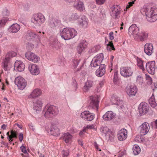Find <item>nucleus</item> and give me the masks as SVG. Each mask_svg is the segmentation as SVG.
Here are the masks:
<instances>
[{
    "instance_id": "obj_1",
    "label": "nucleus",
    "mask_w": 157,
    "mask_h": 157,
    "mask_svg": "<svg viewBox=\"0 0 157 157\" xmlns=\"http://www.w3.org/2000/svg\"><path fill=\"white\" fill-rule=\"evenodd\" d=\"M60 34L62 38L67 40L74 37L77 33L74 29L64 28L62 31H60Z\"/></svg>"
},
{
    "instance_id": "obj_2",
    "label": "nucleus",
    "mask_w": 157,
    "mask_h": 157,
    "mask_svg": "<svg viewBox=\"0 0 157 157\" xmlns=\"http://www.w3.org/2000/svg\"><path fill=\"white\" fill-rule=\"evenodd\" d=\"M141 11L145 13L147 20L150 22H153L157 20V14L154 13L153 9L144 7Z\"/></svg>"
},
{
    "instance_id": "obj_3",
    "label": "nucleus",
    "mask_w": 157,
    "mask_h": 157,
    "mask_svg": "<svg viewBox=\"0 0 157 157\" xmlns=\"http://www.w3.org/2000/svg\"><path fill=\"white\" fill-rule=\"evenodd\" d=\"M44 16L41 13L35 14L33 15L32 17L31 21L34 26H39L45 21Z\"/></svg>"
},
{
    "instance_id": "obj_4",
    "label": "nucleus",
    "mask_w": 157,
    "mask_h": 157,
    "mask_svg": "<svg viewBox=\"0 0 157 157\" xmlns=\"http://www.w3.org/2000/svg\"><path fill=\"white\" fill-rule=\"evenodd\" d=\"M43 112L44 113L45 117L48 118L57 114L58 113V110L55 106L51 105L49 107L46 106L44 109Z\"/></svg>"
},
{
    "instance_id": "obj_5",
    "label": "nucleus",
    "mask_w": 157,
    "mask_h": 157,
    "mask_svg": "<svg viewBox=\"0 0 157 157\" xmlns=\"http://www.w3.org/2000/svg\"><path fill=\"white\" fill-rule=\"evenodd\" d=\"M60 124L57 120H56L52 123V125L50 130L51 134L55 136H58L60 134L59 128Z\"/></svg>"
},
{
    "instance_id": "obj_6",
    "label": "nucleus",
    "mask_w": 157,
    "mask_h": 157,
    "mask_svg": "<svg viewBox=\"0 0 157 157\" xmlns=\"http://www.w3.org/2000/svg\"><path fill=\"white\" fill-rule=\"evenodd\" d=\"M121 9L117 5H114L111 8L110 13L111 16L115 19H117L120 17Z\"/></svg>"
},
{
    "instance_id": "obj_7",
    "label": "nucleus",
    "mask_w": 157,
    "mask_h": 157,
    "mask_svg": "<svg viewBox=\"0 0 157 157\" xmlns=\"http://www.w3.org/2000/svg\"><path fill=\"white\" fill-rule=\"evenodd\" d=\"M15 83L19 89L23 90L25 87L27 83L26 81L21 77H18L15 79Z\"/></svg>"
},
{
    "instance_id": "obj_8",
    "label": "nucleus",
    "mask_w": 157,
    "mask_h": 157,
    "mask_svg": "<svg viewBox=\"0 0 157 157\" xmlns=\"http://www.w3.org/2000/svg\"><path fill=\"white\" fill-rule=\"evenodd\" d=\"M120 70L121 75L124 77L130 76L133 73V71L130 67H122Z\"/></svg>"
},
{
    "instance_id": "obj_9",
    "label": "nucleus",
    "mask_w": 157,
    "mask_h": 157,
    "mask_svg": "<svg viewBox=\"0 0 157 157\" xmlns=\"http://www.w3.org/2000/svg\"><path fill=\"white\" fill-rule=\"evenodd\" d=\"M146 69L150 74L153 75L155 70V63L154 61L149 62L146 64Z\"/></svg>"
},
{
    "instance_id": "obj_10",
    "label": "nucleus",
    "mask_w": 157,
    "mask_h": 157,
    "mask_svg": "<svg viewBox=\"0 0 157 157\" xmlns=\"http://www.w3.org/2000/svg\"><path fill=\"white\" fill-rule=\"evenodd\" d=\"M139 29L136 26V24H133L129 28L128 32L129 35H132L136 38H138L139 33Z\"/></svg>"
},
{
    "instance_id": "obj_11",
    "label": "nucleus",
    "mask_w": 157,
    "mask_h": 157,
    "mask_svg": "<svg viewBox=\"0 0 157 157\" xmlns=\"http://www.w3.org/2000/svg\"><path fill=\"white\" fill-rule=\"evenodd\" d=\"M95 114L90 113L88 111H85L82 112L80 116L83 119L88 121L93 120Z\"/></svg>"
},
{
    "instance_id": "obj_12",
    "label": "nucleus",
    "mask_w": 157,
    "mask_h": 157,
    "mask_svg": "<svg viewBox=\"0 0 157 157\" xmlns=\"http://www.w3.org/2000/svg\"><path fill=\"white\" fill-rule=\"evenodd\" d=\"M149 109L148 104L145 102H141L139 106V112L141 115H143L147 113Z\"/></svg>"
},
{
    "instance_id": "obj_13",
    "label": "nucleus",
    "mask_w": 157,
    "mask_h": 157,
    "mask_svg": "<svg viewBox=\"0 0 157 157\" xmlns=\"http://www.w3.org/2000/svg\"><path fill=\"white\" fill-rule=\"evenodd\" d=\"M73 6L75 8L80 12L85 10V7L83 2L80 0H77L74 2Z\"/></svg>"
},
{
    "instance_id": "obj_14",
    "label": "nucleus",
    "mask_w": 157,
    "mask_h": 157,
    "mask_svg": "<svg viewBox=\"0 0 157 157\" xmlns=\"http://www.w3.org/2000/svg\"><path fill=\"white\" fill-rule=\"evenodd\" d=\"M150 126L148 123L145 122L140 126V132L141 135H146L149 131Z\"/></svg>"
},
{
    "instance_id": "obj_15",
    "label": "nucleus",
    "mask_w": 157,
    "mask_h": 157,
    "mask_svg": "<svg viewBox=\"0 0 157 157\" xmlns=\"http://www.w3.org/2000/svg\"><path fill=\"white\" fill-rule=\"evenodd\" d=\"M126 92L129 96H135L137 91L136 86L131 85L127 87Z\"/></svg>"
},
{
    "instance_id": "obj_16",
    "label": "nucleus",
    "mask_w": 157,
    "mask_h": 157,
    "mask_svg": "<svg viewBox=\"0 0 157 157\" xmlns=\"http://www.w3.org/2000/svg\"><path fill=\"white\" fill-rule=\"evenodd\" d=\"M29 69L31 73L34 75H37L40 73L38 67L36 64H31L29 67Z\"/></svg>"
},
{
    "instance_id": "obj_17",
    "label": "nucleus",
    "mask_w": 157,
    "mask_h": 157,
    "mask_svg": "<svg viewBox=\"0 0 157 157\" xmlns=\"http://www.w3.org/2000/svg\"><path fill=\"white\" fill-rule=\"evenodd\" d=\"M127 136V132L126 129L123 128L120 130L117 134L118 140L120 141L125 140Z\"/></svg>"
},
{
    "instance_id": "obj_18",
    "label": "nucleus",
    "mask_w": 157,
    "mask_h": 157,
    "mask_svg": "<svg viewBox=\"0 0 157 157\" xmlns=\"http://www.w3.org/2000/svg\"><path fill=\"white\" fill-rule=\"evenodd\" d=\"M91 101L90 104V107L92 109H95L97 111L98 107L99 101L96 97H91L90 98Z\"/></svg>"
},
{
    "instance_id": "obj_19",
    "label": "nucleus",
    "mask_w": 157,
    "mask_h": 157,
    "mask_svg": "<svg viewBox=\"0 0 157 157\" xmlns=\"http://www.w3.org/2000/svg\"><path fill=\"white\" fill-rule=\"evenodd\" d=\"M26 57L29 60L34 62H37L39 59V57L32 52H28L25 54Z\"/></svg>"
},
{
    "instance_id": "obj_20",
    "label": "nucleus",
    "mask_w": 157,
    "mask_h": 157,
    "mask_svg": "<svg viewBox=\"0 0 157 157\" xmlns=\"http://www.w3.org/2000/svg\"><path fill=\"white\" fill-rule=\"evenodd\" d=\"M14 67L15 70L19 71H22L24 70L25 65L21 61L17 60L14 63Z\"/></svg>"
},
{
    "instance_id": "obj_21",
    "label": "nucleus",
    "mask_w": 157,
    "mask_h": 157,
    "mask_svg": "<svg viewBox=\"0 0 157 157\" xmlns=\"http://www.w3.org/2000/svg\"><path fill=\"white\" fill-rule=\"evenodd\" d=\"M105 71V65L103 64H101L99 68L96 71V75L98 76L101 77L104 75Z\"/></svg>"
},
{
    "instance_id": "obj_22",
    "label": "nucleus",
    "mask_w": 157,
    "mask_h": 157,
    "mask_svg": "<svg viewBox=\"0 0 157 157\" xmlns=\"http://www.w3.org/2000/svg\"><path fill=\"white\" fill-rule=\"evenodd\" d=\"M42 102L40 100H37L34 104L33 109L37 113H39L41 110Z\"/></svg>"
},
{
    "instance_id": "obj_23",
    "label": "nucleus",
    "mask_w": 157,
    "mask_h": 157,
    "mask_svg": "<svg viewBox=\"0 0 157 157\" xmlns=\"http://www.w3.org/2000/svg\"><path fill=\"white\" fill-rule=\"evenodd\" d=\"M153 47L151 44L147 43L144 46V51L148 55H151L152 53Z\"/></svg>"
},
{
    "instance_id": "obj_24",
    "label": "nucleus",
    "mask_w": 157,
    "mask_h": 157,
    "mask_svg": "<svg viewBox=\"0 0 157 157\" xmlns=\"http://www.w3.org/2000/svg\"><path fill=\"white\" fill-rule=\"evenodd\" d=\"M93 85V82L90 80H88L84 84L83 88V90L85 92H88L92 87Z\"/></svg>"
},
{
    "instance_id": "obj_25",
    "label": "nucleus",
    "mask_w": 157,
    "mask_h": 157,
    "mask_svg": "<svg viewBox=\"0 0 157 157\" xmlns=\"http://www.w3.org/2000/svg\"><path fill=\"white\" fill-rule=\"evenodd\" d=\"M112 101L114 104L118 106V108H120L122 109L124 107V103L122 100L114 98H112Z\"/></svg>"
},
{
    "instance_id": "obj_26",
    "label": "nucleus",
    "mask_w": 157,
    "mask_h": 157,
    "mask_svg": "<svg viewBox=\"0 0 157 157\" xmlns=\"http://www.w3.org/2000/svg\"><path fill=\"white\" fill-rule=\"evenodd\" d=\"M114 113L111 111H108L103 116V119L105 121H110L114 117Z\"/></svg>"
},
{
    "instance_id": "obj_27",
    "label": "nucleus",
    "mask_w": 157,
    "mask_h": 157,
    "mask_svg": "<svg viewBox=\"0 0 157 157\" xmlns=\"http://www.w3.org/2000/svg\"><path fill=\"white\" fill-rule=\"evenodd\" d=\"M86 41H83L82 42L80 43L77 48V51L78 53L81 54L86 47Z\"/></svg>"
},
{
    "instance_id": "obj_28",
    "label": "nucleus",
    "mask_w": 157,
    "mask_h": 157,
    "mask_svg": "<svg viewBox=\"0 0 157 157\" xmlns=\"http://www.w3.org/2000/svg\"><path fill=\"white\" fill-rule=\"evenodd\" d=\"M41 94V90L39 89H36L33 91L29 97L30 98H34L40 96Z\"/></svg>"
},
{
    "instance_id": "obj_29",
    "label": "nucleus",
    "mask_w": 157,
    "mask_h": 157,
    "mask_svg": "<svg viewBox=\"0 0 157 157\" xmlns=\"http://www.w3.org/2000/svg\"><path fill=\"white\" fill-rule=\"evenodd\" d=\"M20 26L17 24H13L10 28V31L12 33H16L20 29Z\"/></svg>"
},
{
    "instance_id": "obj_30",
    "label": "nucleus",
    "mask_w": 157,
    "mask_h": 157,
    "mask_svg": "<svg viewBox=\"0 0 157 157\" xmlns=\"http://www.w3.org/2000/svg\"><path fill=\"white\" fill-rule=\"evenodd\" d=\"M149 103L150 105L153 108L155 107L157 104L155 102L154 94H152L151 96L148 100Z\"/></svg>"
},
{
    "instance_id": "obj_31",
    "label": "nucleus",
    "mask_w": 157,
    "mask_h": 157,
    "mask_svg": "<svg viewBox=\"0 0 157 157\" xmlns=\"http://www.w3.org/2000/svg\"><path fill=\"white\" fill-rule=\"evenodd\" d=\"M72 138L71 135L69 133L64 134L63 140L65 142L67 143L70 142Z\"/></svg>"
},
{
    "instance_id": "obj_32",
    "label": "nucleus",
    "mask_w": 157,
    "mask_h": 157,
    "mask_svg": "<svg viewBox=\"0 0 157 157\" xmlns=\"http://www.w3.org/2000/svg\"><path fill=\"white\" fill-rule=\"evenodd\" d=\"M27 36L28 39H33L35 38H38L39 36L35 33L29 30L27 32Z\"/></svg>"
},
{
    "instance_id": "obj_33",
    "label": "nucleus",
    "mask_w": 157,
    "mask_h": 157,
    "mask_svg": "<svg viewBox=\"0 0 157 157\" xmlns=\"http://www.w3.org/2000/svg\"><path fill=\"white\" fill-rule=\"evenodd\" d=\"M148 36L147 33L144 32H141L140 33L138 36V38L139 37L141 41H143L144 39L147 38Z\"/></svg>"
},
{
    "instance_id": "obj_34",
    "label": "nucleus",
    "mask_w": 157,
    "mask_h": 157,
    "mask_svg": "<svg viewBox=\"0 0 157 157\" xmlns=\"http://www.w3.org/2000/svg\"><path fill=\"white\" fill-rule=\"evenodd\" d=\"M16 55V53L14 52H9L6 54L4 59L9 61L11 58L15 56Z\"/></svg>"
},
{
    "instance_id": "obj_35",
    "label": "nucleus",
    "mask_w": 157,
    "mask_h": 157,
    "mask_svg": "<svg viewBox=\"0 0 157 157\" xmlns=\"http://www.w3.org/2000/svg\"><path fill=\"white\" fill-rule=\"evenodd\" d=\"M9 61L3 59V61L2 63V66L4 70L5 71H9L10 67L8 65V63Z\"/></svg>"
},
{
    "instance_id": "obj_36",
    "label": "nucleus",
    "mask_w": 157,
    "mask_h": 157,
    "mask_svg": "<svg viewBox=\"0 0 157 157\" xmlns=\"http://www.w3.org/2000/svg\"><path fill=\"white\" fill-rule=\"evenodd\" d=\"M133 153L135 155L139 154L140 152V147L138 145H134L132 148Z\"/></svg>"
},
{
    "instance_id": "obj_37",
    "label": "nucleus",
    "mask_w": 157,
    "mask_h": 157,
    "mask_svg": "<svg viewBox=\"0 0 157 157\" xmlns=\"http://www.w3.org/2000/svg\"><path fill=\"white\" fill-rule=\"evenodd\" d=\"M78 16L77 13H72L70 17H69L68 19L70 21H74L78 18Z\"/></svg>"
},
{
    "instance_id": "obj_38",
    "label": "nucleus",
    "mask_w": 157,
    "mask_h": 157,
    "mask_svg": "<svg viewBox=\"0 0 157 157\" xmlns=\"http://www.w3.org/2000/svg\"><path fill=\"white\" fill-rule=\"evenodd\" d=\"M94 59L101 63L103 59V54L100 53L94 57Z\"/></svg>"
},
{
    "instance_id": "obj_39",
    "label": "nucleus",
    "mask_w": 157,
    "mask_h": 157,
    "mask_svg": "<svg viewBox=\"0 0 157 157\" xmlns=\"http://www.w3.org/2000/svg\"><path fill=\"white\" fill-rule=\"evenodd\" d=\"M144 61L140 59H137V65L143 71L144 70L143 65Z\"/></svg>"
},
{
    "instance_id": "obj_40",
    "label": "nucleus",
    "mask_w": 157,
    "mask_h": 157,
    "mask_svg": "<svg viewBox=\"0 0 157 157\" xmlns=\"http://www.w3.org/2000/svg\"><path fill=\"white\" fill-rule=\"evenodd\" d=\"M101 63H100L97 60V61L93 58L91 62L90 65L92 67H96L97 66H98L99 65L100 66L101 65Z\"/></svg>"
},
{
    "instance_id": "obj_41",
    "label": "nucleus",
    "mask_w": 157,
    "mask_h": 157,
    "mask_svg": "<svg viewBox=\"0 0 157 157\" xmlns=\"http://www.w3.org/2000/svg\"><path fill=\"white\" fill-rule=\"evenodd\" d=\"M88 25V22L86 19L83 20L81 19L79 21V25L82 27L85 28Z\"/></svg>"
},
{
    "instance_id": "obj_42",
    "label": "nucleus",
    "mask_w": 157,
    "mask_h": 157,
    "mask_svg": "<svg viewBox=\"0 0 157 157\" xmlns=\"http://www.w3.org/2000/svg\"><path fill=\"white\" fill-rule=\"evenodd\" d=\"M11 134L10 136H8V139L9 141L13 138H17V133L16 132L12 130L11 132Z\"/></svg>"
},
{
    "instance_id": "obj_43",
    "label": "nucleus",
    "mask_w": 157,
    "mask_h": 157,
    "mask_svg": "<svg viewBox=\"0 0 157 157\" xmlns=\"http://www.w3.org/2000/svg\"><path fill=\"white\" fill-rule=\"evenodd\" d=\"M106 136H107L110 140H112L114 138V135L112 131H109V132L106 134Z\"/></svg>"
},
{
    "instance_id": "obj_44",
    "label": "nucleus",
    "mask_w": 157,
    "mask_h": 157,
    "mask_svg": "<svg viewBox=\"0 0 157 157\" xmlns=\"http://www.w3.org/2000/svg\"><path fill=\"white\" fill-rule=\"evenodd\" d=\"M100 131L101 132H103L106 135L110 130L107 127L105 126L101 127Z\"/></svg>"
},
{
    "instance_id": "obj_45",
    "label": "nucleus",
    "mask_w": 157,
    "mask_h": 157,
    "mask_svg": "<svg viewBox=\"0 0 157 157\" xmlns=\"http://www.w3.org/2000/svg\"><path fill=\"white\" fill-rule=\"evenodd\" d=\"M136 82L139 84H142L143 82V77L140 75L138 76L137 78Z\"/></svg>"
},
{
    "instance_id": "obj_46",
    "label": "nucleus",
    "mask_w": 157,
    "mask_h": 157,
    "mask_svg": "<svg viewBox=\"0 0 157 157\" xmlns=\"http://www.w3.org/2000/svg\"><path fill=\"white\" fill-rule=\"evenodd\" d=\"M146 79L148 85H150L152 83V79L149 75H146Z\"/></svg>"
},
{
    "instance_id": "obj_47",
    "label": "nucleus",
    "mask_w": 157,
    "mask_h": 157,
    "mask_svg": "<svg viewBox=\"0 0 157 157\" xmlns=\"http://www.w3.org/2000/svg\"><path fill=\"white\" fill-rule=\"evenodd\" d=\"M79 60L78 59H74L73 60V66L74 68H75L77 67L79 63Z\"/></svg>"
},
{
    "instance_id": "obj_48",
    "label": "nucleus",
    "mask_w": 157,
    "mask_h": 157,
    "mask_svg": "<svg viewBox=\"0 0 157 157\" xmlns=\"http://www.w3.org/2000/svg\"><path fill=\"white\" fill-rule=\"evenodd\" d=\"M113 79V82L115 83V82H116L118 80L117 71H115L114 72Z\"/></svg>"
},
{
    "instance_id": "obj_49",
    "label": "nucleus",
    "mask_w": 157,
    "mask_h": 157,
    "mask_svg": "<svg viewBox=\"0 0 157 157\" xmlns=\"http://www.w3.org/2000/svg\"><path fill=\"white\" fill-rule=\"evenodd\" d=\"M69 151H65L63 150L62 151V154L63 155V157H67L68 155Z\"/></svg>"
},
{
    "instance_id": "obj_50",
    "label": "nucleus",
    "mask_w": 157,
    "mask_h": 157,
    "mask_svg": "<svg viewBox=\"0 0 157 157\" xmlns=\"http://www.w3.org/2000/svg\"><path fill=\"white\" fill-rule=\"evenodd\" d=\"M135 1H134L132 2H130L128 3V5H127L126 9H128L131 6H132L133 4L134 3Z\"/></svg>"
},
{
    "instance_id": "obj_51",
    "label": "nucleus",
    "mask_w": 157,
    "mask_h": 157,
    "mask_svg": "<svg viewBox=\"0 0 157 157\" xmlns=\"http://www.w3.org/2000/svg\"><path fill=\"white\" fill-rule=\"evenodd\" d=\"M21 151L24 153L25 154L27 153V151L26 149V148L24 146H22L21 147Z\"/></svg>"
},
{
    "instance_id": "obj_52",
    "label": "nucleus",
    "mask_w": 157,
    "mask_h": 157,
    "mask_svg": "<svg viewBox=\"0 0 157 157\" xmlns=\"http://www.w3.org/2000/svg\"><path fill=\"white\" fill-rule=\"evenodd\" d=\"M109 38L111 40H112L113 39V32H110L109 34Z\"/></svg>"
},
{
    "instance_id": "obj_53",
    "label": "nucleus",
    "mask_w": 157,
    "mask_h": 157,
    "mask_svg": "<svg viewBox=\"0 0 157 157\" xmlns=\"http://www.w3.org/2000/svg\"><path fill=\"white\" fill-rule=\"evenodd\" d=\"M96 2L97 4L99 5L103 4L105 1V0H96Z\"/></svg>"
},
{
    "instance_id": "obj_54",
    "label": "nucleus",
    "mask_w": 157,
    "mask_h": 157,
    "mask_svg": "<svg viewBox=\"0 0 157 157\" xmlns=\"http://www.w3.org/2000/svg\"><path fill=\"white\" fill-rule=\"evenodd\" d=\"M23 134L21 133L19 135V140L20 142H22L23 139Z\"/></svg>"
},
{
    "instance_id": "obj_55",
    "label": "nucleus",
    "mask_w": 157,
    "mask_h": 157,
    "mask_svg": "<svg viewBox=\"0 0 157 157\" xmlns=\"http://www.w3.org/2000/svg\"><path fill=\"white\" fill-rule=\"evenodd\" d=\"M94 145L95 147L98 150V145L97 144L96 142H94Z\"/></svg>"
},
{
    "instance_id": "obj_56",
    "label": "nucleus",
    "mask_w": 157,
    "mask_h": 157,
    "mask_svg": "<svg viewBox=\"0 0 157 157\" xmlns=\"http://www.w3.org/2000/svg\"><path fill=\"white\" fill-rule=\"evenodd\" d=\"M104 82L103 81L99 83V85L98 86V87L100 88L103 85Z\"/></svg>"
},
{
    "instance_id": "obj_57",
    "label": "nucleus",
    "mask_w": 157,
    "mask_h": 157,
    "mask_svg": "<svg viewBox=\"0 0 157 157\" xmlns=\"http://www.w3.org/2000/svg\"><path fill=\"white\" fill-rule=\"evenodd\" d=\"M3 13L4 14L6 13V15H7V14L9 13V11L7 9H5L4 10V11H3Z\"/></svg>"
},
{
    "instance_id": "obj_58",
    "label": "nucleus",
    "mask_w": 157,
    "mask_h": 157,
    "mask_svg": "<svg viewBox=\"0 0 157 157\" xmlns=\"http://www.w3.org/2000/svg\"><path fill=\"white\" fill-rule=\"evenodd\" d=\"M78 142L79 144L82 147L83 145L82 142L80 140H78Z\"/></svg>"
},
{
    "instance_id": "obj_59",
    "label": "nucleus",
    "mask_w": 157,
    "mask_h": 157,
    "mask_svg": "<svg viewBox=\"0 0 157 157\" xmlns=\"http://www.w3.org/2000/svg\"><path fill=\"white\" fill-rule=\"evenodd\" d=\"M108 46H110L111 47H113V45L112 41H110L109 43V44H108Z\"/></svg>"
},
{
    "instance_id": "obj_60",
    "label": "nucleus",
    "mask_w": 157,
    "mask_h": 157,
    "mask_svg": "<svg viewBox=\"0 0 157 157\" xmlns=\"http://www.w3.org/2000/svg\"><path fill=\"white\" fill-rule=\"evenodd\" d=\"M87 128L92 129L93 128V125H88L86 127Z\"/></svg>"
},
{
    "instance_id": "obj_61",
    "label": "nucleus",
    "mask_w": 157,
    "mask_h": 157,
    "mask_svg": "<svg viewBox=\"0 0 157 157\" xmlns=\"http://www.w3.org/2000/svg\"><path fill=\"white\" fill-rule=\"evenodd\" d=\"M6 126L5 124H3L2 125V128L5 129H6Z\"/></svg>"
},
{
    "instance_id": "obj_62",
    "label": "nucleus",
    "mask_w": 157,
    "mask_h": 157,
    "mask_svg": "<svg viewBox=\"0 0 157 157\" xmlns=\"http://www.w3.org/2000/svg\"><path fill=\"white\" fill-rule=\"evenodd\" d=\"M29 127L30 128H32L33 131H34V130L35 128H33V125L32 124H30V125H29Z\"/></svg>"
},
{
    "instance_id": "obj_63",
    "label": "nucleus",
    "mask_w": 157,
    "mask_h": 157,
    "mask_svg": "<svg viewBox=\"0 0 157 157\" xmlns=\"http://www.w3.org/2000/svg\"><path fill=\"white\" fill-rule=\"evenodd\" d=\"M39 156L40 157H44V155L41 153H39L38 152Z\"/></svg>"
},
{
    "instance_id": "obj_64",
    "label": "nucleus",
    "mask_w": 157,
    "mask_h": 157,
    "mask_svg": "<svg viewBox=\"0 0 157 157\" xmlns=\"http://www.w3.org/2000/svg\"><path fill=\"white\" fill-rule=\"evenodd\" d=\"M155 124L156 128H157V120H156L155 122Z\"/></svg>"
}]
</instances>
